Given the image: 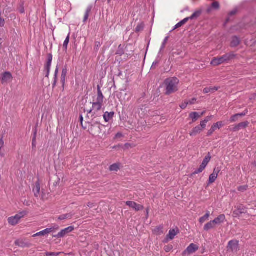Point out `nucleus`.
<instances>
[{"instance_id": "1", "label": "nucleus", "mask_w": 256, "mask_h": 256, "mask_svg": "<svg viewBox=\"0 0 256 256\" xmlns=\"http://www.w3.org/2000/svg\"><path fill=\"white\" fill-rule=\"evenodd\" d=\"M179 80L176 77L166 78L164 82L166 87V94L170 95L178 90Z\"/></svg>"}, {"instance_id": "2", "label": "nucleus", "mask_w": 256, "mask_h": 256, "mask_svg": "<svg viewBox=\"0 0 256 256\" xmlns=\"http://www.w3.org/2000/svg\"><path fill=\"white\" fill-rule=\"evenodd\" d=\"M234 57L235 55L233 53L226 54L222 56L213 58L210 64L214 66H217L232 60Z\"/></svg>"}, {"instance_id": "3", "label": "nucleus", "mask_w": 256, "mask_h": 256, "mask_svg": "<svg viewBox=\"0 0 256 256\" xmlns=\"http://www.w3.org/2000/svg\"><path fill=\"white\" fill-rule=\"evenodd\" d=\"M26 215V211L21 212L14 216H10L8 218V222L9 224L12 226H16L20 221V220Z\"/></svg>"}, {"instance_id": "4", "label": "nucleus", "mask_w": 256, "mask_h": 256, "mask_svg": "<svg viewBox=\"0 0 256 256\" xmlns=\"http://www.w3.org/2000/svg\"><path fill=\"white\" fill-rule=\"evenodd\" d=\"M59 227L58 225H55L49 228H46L45 230H42L34 234L32 237L40 236H46L51 232H54L58 230Z\"/></svg>"}, {"instance_id": "5", "label": "nucleus", "mask_w": 256, "mask_h": 256, "mask_svg": "<svg viewBox=\"0 0 256 256\" xmlns=\"http://www.w3.org/2000/svg\"><path fill=\"white\" fill-rule=\"evenodd\" d=\"M228 251L236 252L239 250V242L237 240H232L228 243L227 246Z\"/></svg>"}, {"instance_id": "6", "label": "nucleus", "mask_w": 256, "mask_h": 256, "mask_svg": "<svg viewBox=\"0 0 256 256\" xmlns=\"http://www.w3.org/2000/svg\"><path fill=\"white\" fill-rule=\"evenodd\" d=\"M74 230V227L72 226H68L64 229L61 230L57 234L54 236L56 238H62L65 236L67 234L72 232Z\"/></svg>"}, {"instance_id": "7", "label": "nucleus", "mask_w": 256, "mask_h": 256, "mask_svg": "<svg viewBox=\"0 0 256 256\" xmlns=\"http://www.w3.org/2000/svg\"><path fill=\"white\" fill-rule=\"evenodd\" d=\"M102 127H103V126H102L98 124H93L90 128L92 134L93 136L98 135L100 136H100V134H102L101 131H102Z\"/></svg>"}, {"instance_id": "8", "label": "nucleus", "mask_w": 256, "mask_h": 256, "mask_svg": "<svg viewBox=\"0 0 256 256\" xmlns=\"http://www.w3.org/2000/svg\"><path fill=\"white\" fill-rule=\"evenodd\" d=\"M198 246L196 244H191L186 248V249L184 251L182 254L183 255L190 254L197 251L198 250Z\"/></svg>"}, {"instance_id": "9", "label": "nucleus", "mask_w": 256, "mask_h": 256, "mask_svg": "<svg viewBox=\"0 0 256 256\" xmlns=\"http://www.w3.org/2000/svg\"><path fill=\"white\" fill-rule=\"evenodd\" d=\"M247 212L246 208L242 205L238 206L236 209L233 212L234 216L239 217L240 214H246Z\"/></svg>"}, {"instance_id": "10", "label": "nucleus", "mask_w": 256, "mask_h": 256, "mask_svg": "<svg viewBox=\"0 0 256 256\" xmlns=\"http://www.w3.org/2000/svg\"><path fill=\"white\" fill-rule=\"evenodd\" d=\"M224 126V124L222 122H218L214 124L211 128L208 130L207 133V136H210L214 132L216 129H220Z\"/></svg>"}, {"instance_id": "11", "label": "nucleus", "mask_w": 256, "mask_h": 256, "mask_svg": "<svg viewBox=\"0 0 256 256\" xmlns=\"http://www.w3.org/2000/svg\"><path fill=\"white\" fill-rule=\"evenodd\" d=\"M126 204L134 210L136 211H139L144 209V206H142L138 204L133 201H127L126 202Z\"/></svg>"}, {"instance_id": "12", "label": "nucleus", "mask_w": 256, "mask_h": 256, "mask_svg": "<svg viewBox=\"0 0 256 256\" xmlns=\"http://www.w3.org/2000/svg\"><path fill=\"white\" fill-rule=\"evenodd\" d=\"M12 79V74L8 72H4L2 76V83L3 84L4 83H7Z\"/></svg>"}, {"instance_id": "13", "label": "nucleus", "mask_w": 256, "mask_h": 256, "mask_svg": "<svg viewBox=\"0 0 256 256\" xmlns=\"http://www.w3.org/2000/svg\"><path fill=\"white\" fill-rule=\"evenodd\" d=\"M219 172V170L216 168L214 169L213 173L211 174L209 176L208 184H211L216 181L218 178Z\"/></svg>"}, {"instance_id": "14", "label": "nucleus", "mask_w": 256, "mask_h": 256, "mask_svg": "<svg viewBox=\"0 0 256 256\" xmlns=\"http://www.w3.org/2000/svg\"><path fill=\"white\" fill-rule=\"evenodd\" d=\"M52 60V54H48V61H47L46 64L45 66V68L47 71L46 74V77H48V76L50 74Z\"/></svg>"}, {"instance_id": "15", "label": "nucleus", "mask_w": 256, "mask_h": 256, "mask_svg": "<svg viewBox=\"0 0 256 256\" xmlns=\"http://www.w3.org/2000/svg\"><path fill=\"white\" fill-rule=\"evenodd\" d=\"M249 124V122L248 121L240 122L237 125H236L233 128L232 130L233 132H237L242 129L246 128Z\"/></svg>"}, {"instance_id": "16", "label": "nucleus", "mask_w": 256, "mask_h": 256, "mask_svg": "<svg viewBox=\"0 0 256 256\" xmlns=\"http://www.w3.org/2000/svg\"><path fill=\"white\" fill-rule=\"evenodd\" d=\"M178 230L176 228L175 229L170 230L168 234L166 236V239L168 240H172L174 238L175 236L178 234Z\"/></svg>"}, {"instance_id": "17", "label": "nucleus", "mask_w": 256, "mask_h": 256, "mask_svg": "<svg viewBox=\"0 0 256 256\" xmlns=\"http://www.w3.org/2000/svg\"><path fill=\"white\" fill-rule=\"evenodd\" d=\"M40 182L37 181L35 184L33 188L32 191L36 197L38 198L40 194Z\"/></svg>"}, {"instance_id": "18", "label": "nucleus", "mask_w": 256, "mask_h": 256, "mask_svg": "<svg viewBox=\"0 0 256 256\" xmlns=\"http://www.w3.org/2000/svg\"><path fill=\"white\" fill-rule=\"evenodd\" d=\"M226 220L224 214H220L212 220L214 224H220L223 223Z\"/></svg>"}, {"instance_id": "19", "label": "nucleus", "mask_w": 256, "mask_h": 256, "mask_svg": "<svg viewBox=\"0 0 256 256\" xmlns=\"http://www.w3.org/2000/svg\"><path fill=\"white\" fill-rule=\"evenodd\" d=\"M92 109H90V110L88 111V114H90L92 110H96V112L100 110L102 108V104L100 103H98L96 102H94L92 103Z\"/></svg>"}, {"instance_id": "20", "label": "nucleus", "mask_w": 256, "mask_h": 256, "mask_svg": "<svg viewBox=\"0 0 256 256\" xmlns=\"http://www.w3.org/2000/svg\"><path fill=\"white\" fill-rule=\"evenodd\" d=\"M202 130L200 126H196L194 127L192 131L190 132V135L192 136H194L202 132Z\"/></svg>"}, {"instance_id": "21", "label": "nucleus", "mask_w": 256, "mask_h": 256, "mask_svg": "<svg viewBox=\"0 0 256 256\" xmlns=\"http://www.w3.org/2000/svg\"><path fill=\"white\" fill-rule=\"evenodd\" d=\"M104 96L103 94L100 90V86H98V97L96 98V102L102 104L103 102H104Z\"/></svg>"}, {"instance_id": "22", "label": "nucleus", "mask_w": 256, "mask_h": 256, "mask_svg": "<svg viewBox=\"0 0 256 256\" xmlns=\"http://www.w3.org/2000/svg\"><path fill=\"white\" fill-rule=\"evenodd\" d=\"M122 167V164L120 163H115L111 166L109 168V170L111 172H118L120 170Z\"/></svg>"}, {"instance_id": "23", "label": "nucleus", "mask_w": 256, "mask_h": 256, "mask_svg": "<svg viewBox=\"0 0 256 256\" xmlns=\"http://www.w3.org/2000/svg\"><path fill=\"white\" fill-rule=\"evenodd\" d=\"M189 118L192 120V122H195L200 118V114L197 112H192L189 114Z\"/></svg>"}, {"instance_id": "24", "label": "nucleus", "mask_w": 256, "mask_h": 256, "mask_svg": "<svg viewBox=\"0 0 256 256\" xmlns=\"http://www.w3.org/2000/svg\"><path fill=\"white\" fill-rule=\"evenodd\" d=\"M114 112H106L104 114V118L106 122H108L110 119H112L114 116Z\"/></svg>"}, {"instance_id": "25", "label": "nucleus", "mask_w": 256, "mask_h": 256, "mask_svg": "<svg viewBox=\"0 0 256 256\" xmlns=\"http://www.w3.org/2000/svg\"><path fill=\"white\" fill-rule=\"evenodd\" d=\"M210 216V213L209 211H207L206 214L202 217L199 218V222L200 224H202L206 220H208Z\"/></svg>"}, {"instance_id": "26", "label": "nucleus", "mask_w": 256, "mask_h": 256, "mask_svg": "<svg viewBox=\"0 0 256 256\" xmlns=\"http://www.w3.org/2000/svg\"><path fill=\"white\" fill-rule=\"evenodd\" d=\"M14 244L20 247L25 248L28 246V244H26L23 240H18L14 242Z\"/></svg>"}, {"instance_id": "27", "label": "nucleus", "mask_w": 256, "mask_h": 256, "mask_svg": "<svg viewBox=\"0 0 256 256\" xmlns=\"http://www.w3.org/2000/svg\"><path fill=\"white\" fill-rule=\"evenodd\" d=\"M214 226L215 224L213 222L212 220L210 221L204 225V230L206 231H208L210 230L213 228L214 227Z\"/></svg>"}, {"instance_id": "28", "label": "nucleus", "mask_w": 256, "mask_h": 256, "mask_svg": "<svg viewBox=\"0 0 256 256\" xmlns=\"http://www.w3.org/2000/svg\"><path fill=\"white\" fill-rule=\"evenodd\" d=\"M240 39L236 36H234L232 38L230 46L232 47H235L238 46L240 44Z\"/></svg>"}, {"instance_id": "29", "label": "nucleus", "mask_w": 256, "mask_h": 256, "mask_svg": "<svg viewBox=\"0 0 256 256\" xmlns=\"http://www.w3.org/2000/svg\"><path fill=\"white\" fill-rule=\"evenodd\" d=\"M210 158H211V157L210 154H208V156H206L205 158H204V160H203L200 166L202 168H206V166H207L208 163L210 161Z\"/></svg>"}, {"instance_id": "30", "label": "nucleus", "mask_w": 256, "mask_h": 256, "mask_svg": "<svg viewBox=\"0 0 256 256\" xmlns=\"http://www.w3.org/2000/svg\"><path fill=\"white\" fill-rule=\"evenodd\" d=\"M163 226H159L156 228L154 230V233L156 234V235H160L162 234H163L164 232H163Z\"/></svg>"}, {"instance_id": "31", "label": "nucleus", "mask_w": 256, "mask_h": 256, "mask_svg": "<svg viewBox=\"0 0 256 256\" xmlns=\"http://www.w3.org/2000/svg\"><path fill=\"white\" fill-rule=\"evenodd\" d=\"M190 20V18H184L183 20L180 21V22H178L174 27L173 30H176L177 28H178L180 26H182L183 24H186L188 20Z\"/></svg>"}, {"instance_id": "32", "label": "nucleus", "mask_w": 256, "mask_h": 256, "mask_svg": "<svg viewBox=\"0 0 256 256\" xmlns=\"http://www.w3.org/2000/svg\"><path fill=\"white\" fill-rule=\"evenodd\" d=\"M70 34L69 33L68 34V36H66V40H64V44H63V46H62L64 50L66 52L68 50V44L70 42Z\"/></svg>"}, {"instance_id": "33", "label": "nucleus", "mask_w": 256, "mask_h": 256, "mask_svg": "<svg viewBox=\"0 0 256 256\" xmlns=\"http://www.w3.org/2000/svg\"><path fill=\"white\" fill-rule=\"evenodd\" d=\"M67 74V70L66 68L63 69L61 75V82L62 84V86H64L65 80H66V78Z\"/></svg>"}, {"instance_id": "34", "label": "nucleus", "mask_w": 256, "mask_h": 256, "mask_svg": "<svg viewBox=\"0 0 256 256\" xmlns=\"http://www.w3.org/2000/svg\"><path fill=\"white\" fill-rule=\"evenodd\" d=\"M72 216V214H63V215L60 216L58 219L59 220H64L65 219H66V218H71Z\"/></svg>"}, {"instance_id": "35", "label": "nucleus", "mask_w": 256, "mask_h": 256, "mask_svg": "<svg viewBox=\"0 0 256 256\" xmlns=\"http://www.w3.org/2000/svg\"><path fill=\"white\" fill-rule=\"evenodd\" d=\"M200 14V11H196L194 12L190 17H188V18H190V20H192L194 18L198 17Z\"/></svg>"}, {"instance_id": "36", "label": "nucleus", "mask_w": 256, "mask_h": 256, "mask_svg": "<svg viewBox=\"0 0 256 256\" xmlns=\"http://www.w3.org/2000/svg\"><path fill=\"white\" fill-rule=\"evenodd\" d=\"M205 168L200 166V168L195 170L192 175H194L202 172Z\"/></svg>"}, {"instance_id": "37", "label": "nucleus", "mask_w": 256, "mask_h": 256, "mask_svg": "<svg viewBox=\"0 0 256 256\" xmlns=\"http://www.w3.org/2000/svg\"><path fill=\"white\" fill-rule=\"evenodd\" d=\"M168 36H166L164 38V39L162 43V44L160 48V52L162 51L164 48L168 40Z\"/></svg>"}, {"instance_id": "38", "label": "nucleus", "mask_w": 256, "mask_h": 256, "mask_svg": "<svg viewBox=\"0 0 256 256\" xmlns=\"http://www.w3.org/2000/svg\"><path fill=\"white\" fill-rule=\"evenodd\" d=\"M248 186L247 185L240 186L238 188V191L241 192H244L248 189Z\"/></svg>"}, {"instance_id": "39", "label": "nucleus", "mask_w": 256, "mask_h": 256, "mask_svg": "<svg viewBox=\"0 0 256 256\" xmlns=\"http://www.w3.org/2000/svg\"><path fill=\"white\" fill-rule=\"evenodd\" d=\"M36 132H34V136L32 138V146L33 148H36Z\"/></svg>"}, {"instance_id": "40", "label": "nucleus", "mask_w": 256, "mask_h": 256, "mask_svg": "<svg viewBox=\"0 0 256 256\" xmlns=\"http://www.w3.org/2000/svg\"><path fill=\"white\" fill-rule=\"evenodd\" d=\"M220 4L219 3L217 2H215L212 3L211 7L212 8L217 10L219 8Z\"/></svg>"}, {"instance_id": "41", "label": "nucleus", "mask_w": 256, "mask_h": 256, "mask_svg": "<svg viewBox=\"0 0 256 256\" xmlns=\"http://www.w3.org/2000/svg\"><path fill=\"white\" fill-rule=\"evenodd\" d=\"M238 118L239 117H238V115H237V114H234L230 118V122H235L238 120Z\"/></svg>"}, {"instance_id": "42", "label": "nucleus", "mask_w": 256, "mask_h": 256, "mask_svg": "<svg viewBox=\"0 0 256 256\" xmlns=\"http://www.w3.org/2000/svg\"><path fill=\"white\" fill-rule=\"evenodd\" d=\"M61 252H47L46 253V256H58Z\"/></svg>"}, {"instance_id": "43", "label": "nucleus", "mask_w": 256, "mask_h": 256, "mask_svg": "<svg viewBox=\"0 0 256 256\" xmlns=\"http://www.w3.org/2000/svg\"><path fill=\"white\" fill-rule=\"evenodd\" d=\"M4 20L1 16V11L0 10V27H3L4 26Z\"/></svg>"}, {"instance_id": "44", "label": "nucleus", "mask_w": 256, "mask_h": 256, "mask_svg": "<svg viewBox=\"0 0 256 256\" xmlns=\"http://www.w3.org/2000/svg\"><path fill=\"white\" fill-rule=\"evenodd\" d=\"M203 92L204 94H208L212 92V88H206L204 89Z\"/></svg>"}, {"instance_id": "45", "label": "nucleus", "mask_w": 256, "mask_h": 256, "mask_svg": "<svg viewBox=\"0 0 256 256\" xmlns=\"http://www.w3.org/2000/svg\"><path fill=\"white\" fill-rule=\"evenodd\" d=\"M188 102H184V103H182L180 105V107L182 109H184L186 108V106H188Z\"/></svg>"}, {"instance_id": "46", "label": "nucleus", "mask_w": 256, "mask_h": 256, "mask_svg": "<svg viewBox=\"0 0 256 256\" xmlns=\"http://www.w3.org/2000/svg\"><path fill=\"white\" fill-rule=\"evenodd\" d=\"M206 123L204 122V120H202L200 122V125L199 126H200V128H202V130L204 129L206 127Z\"/></svg>"}, {"instance_id": "47", "label": "nucleus", "mask_w": 256, "mask_h": 256, "mask_svg": "<svg viewBox=\"0 0 256 256\" xmlns=\"http://www.w3.org/2000/svg\"><path fill=\"white\" fill-rule=\"evenodd\" d=\"M92 7L93 6H92V5L88 6V7L86 8V13L90 14V12H91V10H92Z\"/></svg>"}, {"instance_id": "48", "label": "nucleus", "mask_w": 256, "mask_h": 256, "mask_svg": "<svg viewBox=\"0 0 256 256\" xmlns=\"http://www.w3.org/2000/svg\"><path fill=\"white\" fill-rule=\"evenodd\" d=\"M4 146V142L3 140V137L0 139V148H3Z\"/></svg>"}, {"instance_id": "49", "label": "nucleus", "mask_w": 256, "mask_h": 256, "mask_svg": "<svg viewBox=\"0 0 256 256\" xmlns=\"http://www.w3.org/2000/svg\"><path fill=\"white\" fill-rule=\"evenodd\" d=\"M212 116H208L206 117V118H204V120H203L204 122H205L206 124L210 120L212 119Z\"/></svg>"}, {"instance_id": "50", "label": "nucleus", "mask_w": 256, "mask_h": 256, "mask_svg": "<svg viewBox=\"0 0 256 256\" xmlns=\"http://www.w3.org/2000/svg\"><path fill=\"white\" fill-rule=\"evenodd\" d=\"M89 14H90L85 12L84 18V22H86L88 20V16H89Z\"/></svg>"}, {"instance_id": "51", "label": "nucleus", "mask_w": 256, "mask_h": 256, "mask_svg": "<svg viewBox=\"0 0 256 256\" xmlns=\"http://www.w3.org/2000/svg\"><path fill=\"white\" fill-rule=\"evenodd\" d=\"M123 136V135L122 133L120 132H118L116 134V136H115V138H120L122 137Z\"/></svg>"}, {"instance_id": "52", "label": "nucleus", "mask_w": 256, "mask_h": 256, "mask_svg": "<svg viewBox=\"0 0 256 256\" xmlns=\"http://www.w3.org/2000/svg\"><path fill=\"white\" fill-rule=\"evenodd\" d=\"M196 101V99L195 98H193L191 100H190L189 102H188L189 103L188 104H194Z\"/></svg>"}, {"instance_id": "53", "label": "nucleus", "mask_w": 256, "mask_h": 256, "mask_svg": "<svg viewBox=\"0 0 256 256\" xmlns=\"http://www.w3.org/2000/svg\"><path fill=\"white\" fill-rule=\"evenodd\" d=\"M4 148H0V156L2 157L4 156Z\"/></svg>"}, {"instance_id": "54", "label": "nucleus", "mask_w": 256, "mask_h": 256, "mask_svg": "<svg viewBox=\"0 0 256 256\" xmlns=\"http://www.w3.org/2000/svg\"><path fill=\"white\" fill-rule=\"evenodd\" d=\"M58 67H56V70H55V78H56V76H57V74H58ZM54 83L56 84V81L54 82Z\"/></svg>"}, {"instance_id": "55", "label": "nucleus", "mask_w": 256, "mask_h": 256, "mask_svg": "<svg viewBox=\"0 0 256 256\" xmlns=\"http://www.w3.org/2000/svg\"><path fill=\"white\" fill-rule=\"evenodd\" d=\"M256 98V93L252 95L250 97V100H254Z\"/></svg>"}, {"instance_id": "56", "label": "nucleus", "mask_w": 256, "mask_h": 256, "mask_svg": "<svg viewBox=\"0 0 256 256\" xmlns=\"http://www.w3.org/2000/svg\"><path fill=\"white\" fill-rule=\"evenodd\" d=\"M212 92H214L217 91L218 90V87H216V86L212 87Z\"/></svg>"}, {"instance_id": "57", "label": "nucleus", "mask_w": 256, "mask_h": 256, "mask_svg": "<svg viewBox=\"0 0 256 256\" xmlns=\"http://www.w3.org/2000/svg\"><path fill=\"white\" fill-rule=\"evenodd\" d=\"M158 64V62H154L152 64V68L154 66H156Z\"/></svg>"}, {"instance_id": "58", "label": "nucleus", "mask_w": 256, "mask_h": 256, "mask_svg": "<svg viewBox=\"0 0 256 256\" xmlns=\"http://www.w3.org/2000/svg\"><path fill=\"white\" fill-rule=\"evenodd\" d=\"M124 146L126 148H128L129 147H130L131 146V144H124Z\"/></svg>"}, {"instance_id": "59", "label": "nucleus", "mask_w": 256, "mask_h": 256, "mask_svg": "<svg viewBox=\"0 0 256 256\" xmlns=\"http://www.w3.org/2000/svg\"><path fill=\"white\" fill-rule=\"evenodd\" d=\"M80 122H81V124H82V122H83V120H84V118H83V117H82V115H80Z\"/></svg>"}, {"instance_id": "60", "label": "nucleus", "mask_w": 256, "mask_h": 256, "mask_svg": "<svg viewBox=\"0 0 256 256\" xmlns=\"http://www.w3.org/2000/svg\"><path fill=\"white\" fill-rule=\"evenodd\" d=\"M237 115H238V117L242 116H245V114H244V113L238 114Z\"/></svg>"}, {"instance_id": "61", "label": "nucleus", "mask_w": 256, "mask_h": 256, "mask_svg": "<svg viewBox=\"0 0 256 256\" xmlns=\"http://www.w3.org/2000/svg\"><path fill=\"white\" fill-rule=\"evenodd\" d=\"M140 30V26H138L136 27V32H138V31Z\"/></svg>"}, {"instance_id": "62", "label": "nucleus", "mask_w": 256, "mask_h": 256, "mask_svg": "<svg viewBox=\"0 0 256 256\" xmlns=\"http://www.w3.org/2000/svg\"><path fill=\"white\" fill-rule=\"evenodd\" d=\"M236 11H232V12H230V14L231 15H234V14H236Z\"/></svg>"}, {"instance_id": "63", "label": "nucleus", "mask_w": 256, "mask_h": 256, "mask_svg": "<svg viewBox=\"0 0 256 256\" xmlns=\"http://www.w3.org/2000/svg\"><path fill=\"white\" fill-rule=\"evenodd\" d=\"M204 114V112H201L200 114V118L201 116H202Z\"/></svg>"}, {"instance_id": "64", "label": "nucleus", "mask_w": 256, "mask_h": 256, "mask_svg": "<svg viewBox=\"0 0 256 256\" xmlns=\"http://www.w3.org/2000/svg\"><path fill=\"white\" fill-rule=\"evenodd\" d=\"M252 164L256 167V160L252 163Z\"/></svg>"}]
</instances>
